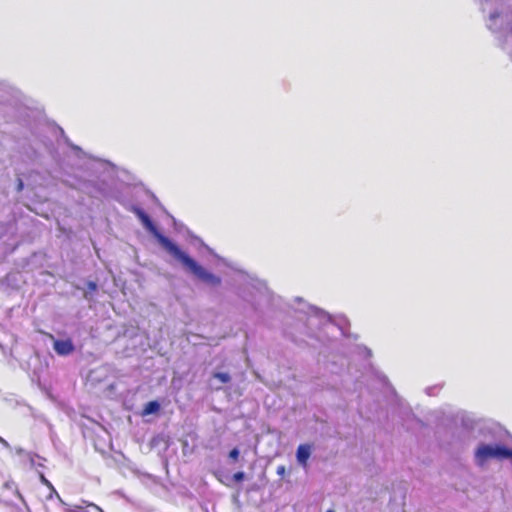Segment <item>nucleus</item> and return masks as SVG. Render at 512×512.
Returning a JSON list of instances; mask_svg holds the SVG:
<instances>
[{"label":"nucleus","mask_w":512,"mask_h":512,"mask_svg":"<svg viewBox=\"0 0 512 512\" xmlns=\"http://www.w3.org/2000/svg\"><path fill=\"white\" fill-rule=\"evenodd\" d=\"M60 503L64 506V512H82L84 509L83 505H86L87 507H92L99 512H103V510L99 506H97L94 503L88 502L86 500H82L81 501L82 504H80V505H78V504L70 505V504L64 502L62 499H60Z\"/></svg>","instance_id":"obj_8"},{"label":"nucleus","mask_w":512,"mask_h":512,"mask_svg":"<svg viewBox=\"0 0 512 512\" xmlns=\"http://www.w3.org/2000/svg\"><path fill=\"white\" fill-rule=\"evenodd\" d=\"M244 477H245V474H244V472H241V471H240V472H237V473H235V474L233 475V479H234L236 482H240V481H242V480L244 479Z\"/></svg>","instance_id":"obj_12"},{"label":"nucleus","mask_w":512,"mask_h":512,"mask_svg":"<svg viewBox=\"0 0 512 512\" xmlns=\"http://www.w3.org/2000/svg\"><path fill=\"white\" fill-rule=\"evenodd\" d=\"M135 213L138 218L141 220L144 227L150 231L158 240L160 245L170 254L172 252L170 245L177 246L174 242H172L169 238L162 235L153 224L149 216L141 209L136 208Z\"/></svg>","instance_id":"obj_4"},{"label":"nucleus","mask_w":512,"mask_h":512,"mask_svg":"<svg viewBox=\"0 0 512 512\" xmlns=\"http://www.w3.org/2000/svg\"><path fill=\"white\" fill-rule=\"evenodd\" d=\"M512 456V449L499 444L479 443L474 452V461L478 466H484L490 460H503Z\"/></svg>","instance_id":"obj_2"},{"label":"nucleus","mask_w":512,"mask_h":512,"mask_svg":"<svg viewBox=\"0 0 512 512\" xmlns=\"http://www.w3.org/2000/svg\"><path fill=\"white\" fill-rule=\"evenodd\" d=\"M22 452H23V449H21V448L17 449V453H19V454H20V453H22Z\"/></svg>","instance_id":"obj_17"},{"label":"nucleus","mask_w":512,"mask_h":512,"mask_svg":"<svg viewBox=\"0 0 512 512\" xmlns=\"http://www.w3.org/2000/svg\"><path fill=\"white\" fill-rule=\"evenodd\" d=\"M54 494H56V495H57V498H58L59 500L61 499V498H60V496L57 494V491H55V490H54Z\"/></svg>","instance_id":"obj_18"},{"label":"nucleus","mask_w":512,"mask_h":512,"mask_svg":"<svg viewBox=\"0 0 512 512\" xmlns=\"http://www.w3.org/2000/svg\"><path fill=\"white\" fill-rule=\"evenodd\" d=\"M0 443H1L5 448H7V449H9V448H10L9 443H8L5 439H3L1 436H0Z\"/></svg>","instance_id":"obj_15"},{"label":"nucleus","mask_w":512,"mask_h":512,"mask_svg":"<svg viewBox=\"0 0 512 512\" xmlns=\"http://www.w3.org/2000/svg\"><path fill=\"white\" fill-rule=\"evenodd\" d=\"M135 213L138 218L141 220L144 227L150 231L158 240L160 245L170 254L172 252L170 245L177 246L174 242H172L169 238L162 235L153 224L149 216L141 209L136 208Z\"/></svg>","instance_id":"obj_3"},{"label":"nucleus","mask_w":512,"mask_h":512,"mask_svg":"<svg viewBox=\"0 0 512 512\" xmlns=\"http://www.w3.org/2000/svg\"><path fill=\"white\" fill-rule=\"evenodd\" d=\"M88 287L91 291H95L97 288V285L94 282H89Z\"/></svg>","instance_id":"obj_16"},{"label":"nucleus","mask_w":512,"mask_h":512,"mask_svg":"<svg viewBox=\"0 0 512 512\" xmlns=\"http://www.w3.org/2000/svg\"><path fill=\"white\" fill-rule=\"evenodd\" d=\"M213 378L219 380L221 383H228L231 379L230 375L224 372L214 373Z\"/></svg>","instance_id":"obj_10"},{"label":"nucleus","mask_w":512,"mask_h":512,"mask_svg":"<svg viewBox=\"0 0 512 512\" xmlns=\"http://www.w3.org/2000/svg\"><path fill=\"white\" fill-rule=\"evenodd\" d=\"M42 480H44V482L48 484V481L47 479H45V477H42Z\"/></svg>","instance_id":"obj_19"},{"label":"nucleus","mask_w":512,"mask_h":512,"mask_svg":"<svg viewBox=\"0 0 512 512\" xmlns=\"http://www.w3.org/2000/svg\"><path fill=\"white\" fill-rule=\"evenodd\" d=\"M229 457L233 460H237L239 457V450L237 448H234L230 451Z\"/></svg>","instance_id":"obj_11"},{"label":"nucleus","mask_w":512,"mask_h":512,"mask_svg":"<svg viewBox=\"0 0 512 512\" xmlns=\"http://www.w3.org/2000/svg\"><path fill=\"white\" fill-rule=\"evenodd\" d=\"M312 454V446L310 444H301L296 451V459L298 464L306 469L308 467V459Z\"/></svg>","instance_id":"obj_7"},{"label":"nucleus","mask_w":512,"mask_h":512,"mask_svg":"<svg viewBox=\"0 0 512 512\" xmlns=\"http://www.w3.org/2000/svg\"><path fill=\"white\" fill-rule=\"evenodd\" d=\"M456 417L461 420L462 426L467 430H474L477 428L481 431L483 429V423L476 420L472 415L466 412H459Z\"/></svg>","instance_id":"obj_6"},{"label":"nucleus","mask_w":512,"mask_h":512,"mask_svg":"<svg viewBox=\"0 0 512 512\" xmlns=\"http://www.w3.org/2000/svg\"><path fill=\"white\" fill-rule=\"evenodd\" d=\"M159 409H160V404L157 401H150L145 405L142 415L147 416L150 414H154V413L158 412Z\"/></svg>","instance_id":"obj_9"},{"label":"nucleus","mask_w":512,"mask_h":512,"mask_svg":"<svg viewBox=\"0 0 512 512\" xmlns=\"http://www.w3.org/2000/svg\"><path fill=\"white\" fill-rule=\"evenodd\" d=\"M53 348L60 356H68L73 353L75 347L70 339H54Z\"/></svg>","instance_id":"obj_5"},{"label":"nucleus","mask_w":512,"mask_h":512,"mask_svg":"<svg viewBox=\"0 0 512 512\" xmlns=\"http://www.w3.org/2000/svg\"><path fill=\"white\" fill-rule=\"evenodd\" d=\"M42 480H44V482L48 484V481L47 479H45V477H42Z\"/></svg>","instance_id":"obj_20"},{"label":"nucleus","mask_w":512,"mask_h":512,"mask_svg":"<svg viewBox=\"0 0 512 512\" xmlns=\"http://www.w3.org/2000/svg\"><path fill=\"white\" fill-rule=\"evenodd\" d=\"M318 315H319V317H320L321 319H324V320H327V321H328V320H330V316H329V315H327V314H326L325 312H323V311L319 312V313H318Z\"/></svg>","instance_id":"obj_14"},{"label":"nucleus","mask_w":512,"mask_h":512,"mask_svg":"<svg viewBox=\"0 0 512 512\" xmlns=\"http://www.w3.org/2000/svg\"><path fill=\"white\" fill-rule=\"evenodd\" d=\"M276 472H277V474H278L279 476L283 477V476L285 475V473H286V468H285V466H283V465L278 466V467H277V471H276Z\"/></svg>","instance_id":"obj_13"},{"label":"nucleus","mask_w":512,"mask_h":512,"mask_svg":"<svg viewBox=\"0 0 512 512\" xmlns=\"http://www.w3.org/2000/svg\"><path fill=\"white\" fill-rule=\"evenodd\" d=\"M170 248L172 250L170 255L178 262H180L187 271L192 273L199 280L214 287L221 284L220 277L206 270L194 259H192L186 252L182 251L178 246L170 245Z\"/></svg>","instance_id":"obj_1"},{"label":"nucleus","mask_w":512,"mask_h":512,"mask_svg":"<svg viewBox=\"0 0 512 512\" xmlns=\"http://www.w3.org/2000/svg\"><path fill=\"white\" fill-rule=\"evenodd\" d=\"M326 512H335V511H333V510H327Z\"/></svg>","instance_id":"obj_21"}]
</instances>
